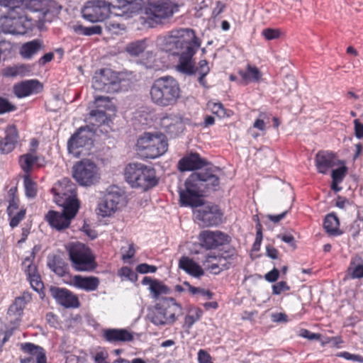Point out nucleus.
Instances as JSON below:
<instances>
[{
	"label": "nucleus",
	"instance_id": "f257e3e1",
	"mask_svg": "<svg viewBox=\"0 0 363 363\" xmlns=\"http://www.w3.org/2000/svg\"><path fill=\"white\" fill-rule=\"evenodd\" d=\"M178 81L167 75L155 79L149 89V99L156 106L166 108L175 106L181 98Z\"/></svg>",
	"mask_w": 363,
	"mask_h": 363
},
{
	"label": "nucleus",
	"instance_id": "f03ea898",
	"mask_svg": "<svg viewBox=\"0 0 363 363\" xmlns=\"http://www.w3.org/2000/svg\"><path fill=\"white\" fill-rule=\"evenodd\" d=\"M124 177L131 187L139 188L145 191L158 184L155 169L152 167L138 162L130 163L125 167Z\"/></svg>",
	"mask_w": 363,
	"mask_h": 363
},
{
	"label": "nucleus",
	"instance_id": "7ed1b4c3",
	"mask_svg": "<svg viewBox=\"0 0 363 363\" xmlns=\"http://www.w3.org/2000/svg\"><path fill=\"white\" fill-rule=\"evenodd\" d=\"M200 38L197 37L194 30L191 28H179L172 30L167 35L157 38L160 48L173 55H177L188 45H192Z\"/></svg>",
	"mask_w": 363,
	"mask_h": 363
},
{
	"label": "nucleus",
	"instance_id": "20e7f679",
	"mask_svg": "<svg viewBox=\"0 0 363 363\" xmlns=\"http://www.w3.org/2000/svg\"><path fill=\"white\" fill-rule=\"evenodd\" d=\"M32 26L23 7L10 9L5 16L0 18V28L5 33L24 35L31 30Z\"/></svg>",
	"mask_w": 363,
	"mask_h": 363
},
{
	"label": "nucleus",
	"instance_id": "39448f33",
	"mask_svg": "<svg viewBox=\"0 0 363 363\" xmlns=\"http://www.w3.org/2000/svg\"><path fill=\"white\" fill-rule=\"evenodd\" d=\"M136 150L147 159H155L167 151L168 143L162 134L144 133L137 140Z\"/></svg>",
	"mask_w": 363,
	"mask_h": 363
},
{
	"label": "nucleus",
	"instance_id": "423d86ee",
	"mask_svg": "<svg viewBox=\"0 0 363 363\" xmlns=\"http://www.w3.org/2000/svg\"><path fill=\"white\" fill-rule=\"evenodd\" d=\"M71 266L76 272H93L97 267L91 249L79 242L71 243L67 249Z\"/></svg>",
	"mask_w": 363,
	"mask_h": 363
},
{
	"label": "nucleus",
	"instance_id": "0eeeda50",
	"mask_svg": "<svg viewBox=\"0 0 363 363\" xmlns=\"http://www.w3.org/2000/svg\"><path fill=\"white\" fill-rule=\"evenodd\" d=\"M182 315V307L173 298H164L155 305L151 321L156 325L174 323Z\"/></svg>",
	"mask_w": 363,
	"mask_h": 363
},
{
	"label": "nucleus",
	"instance_id": "6e6552de",
	"mask_svg": "<svg viewBox=\"0 0 363 363\" xmlns=\"http://www.w3.org/2000/svg\"><path fill=\"white\" fill-rule=\"evenodd\" d=\"M74 179L84 186H90L100 180V172L98 166L89 160H82L77 162L72 170Z\"/></svg>",
	"mask_w": 363,
	"mask_h": 363
},
{
	"label": "nucleus",
	"instance_id": "1a4fd4ad",
	"mask_svg": "<svg viewBox=\"0 0 363 363\" xmlns=\"http://www.w3.org/2000/svg\"><path fill=\"white\" fill-rule=\"evenodd\" d=\"M121 79L119 74L108 68H104L96 73L93 78L92 87L96 91L115 93L121 89Z\"/></svg>",
	"mask_w": 363,
	"mask_h": 363
},
{
	"label": "nucleus",
	"instance_id": "9d476101",
	"mask_svg": "<svg viewBox=\"0 0 363 363\" xmlns=\"http://www.w3.org/2000/svg\"><path fill=\"white\" fill-rule=\"evenodd\" d=\"M146 13L147 22L151 26L153 23H161L162 20L171 17L174 8L170 0H148Z\"/></svg>",
	"mask_w": 363,
	"mask_h": 363
},
{
	"label": "nucleus",
	"instance_id": "9b49d317",
	"mask_svg": "<svg viewBox=\"0 0 363 363\" xmlns=\"http://www.w3.org/2000/svg\"><path fill=\"white\" fill-rule=\"evenodd\" d=\"M112 7L114 6L104 0H91L84 5L82 14L90 22H100L108 17Z\"/></svg>",
	"mask_w": 363,
	"mask_h": 363
},
{
	"label": "nucleus",
	"instance_id": "f8f14e48",
	"mask_svg": "<svg viewBox=\"0 0 363 363\" xmlns=\"http://www.w3.org/2000/svg\"><path fill=\"white\" fill-rule=\"evenodd\" d=\"M95 129L90 125L80 127L69 139L67 149L75 157H80L83 148L92 143Z\"/></svg>",
	"mask_w": 363,
	"mask_h": 363
},
{
	"label": "nucleus",
	"instance_id": "ddd939ff",
	"mask_svg": "<svg viewBox=\"0 0 363 363\" xmlns=\"http://www.w3.org/2000/svg\"><path fill=\"white\" fill-rule=\"evenodd\" d=\"M123 199V194L118 187L111 188L98 203V214L102 217L112 216L118 210V206Z\"/></svg>",
	"mask_w": 363,
	"mask_h": 363
},
{
	"label": "nucleus",
	"instance_id": "4468645a",
	"mask_svg": "<svg viewBox=\"0 0 363 363\" xmlns=\"http://www.w3.org/2000/svg\"><path fill=\"white\" fill-rule=\"evenodd\" d=\"M201 39L196 42H192V45H188L185 50L177 55L179 56V60L176 65L177 71L188 76L193 75L196 73V69L193 57L201 47Z\"/></svg>",
	"mask_w": 363,
	"mask_h": 363
},
{
	"label": "nucleus",
	"instance_id": "2eb2a0df",
	"mask_svg": "<svg viewBox=\"0 0 363 363\" xmlns=\"http://www.w3.org/2000/svg\"><path fill=\"white\" fill-rule=\"evenodd\" d=\"M201 247L207 250L217 249L221 246L229 244L230 237L220 230H205L200 232L198 237Z\"/></svg>",
	"mask_w": 363,
	"mask_h": 363
},
{
	"label": "nucleus",
	"instance_id": "dca6fc26",
	"mask_svg": "<svg viewBox=\"0 0 363 363\" xmlns=\"http://www.w3.org/2000/svg\"><path fill=\"white\" fill-rule=\"evenodd\" d=\"M135 335L127 328H106L101 331L102 340L115 345L133 342Z\"/></svg>",
	"mask_w": 363,
	"mask_h": 363
},
{
	"label": "nucleus",
	"instance_id": "f3484780",
	"mask_svg": "<svg viewBox=\"0 0 363 363\" xmlns=\"http://www.w3.org/2000/svg\"><path fill=\"white\" fill-rule=\"evenodd\" d=\"M223 213L217 205H207L196 213V219L205 227L218 225L222 222Z\"/></svg>",
	"mask_w": 363,
	"mask_h": 363
},
{
	"label": "nucleus",
	"instance_id": "a211bd4d",
	"mask_svg": "<svg viewBox=\"0 0 363 363\" xmlns=\"http://www.w3.org/2000/svg\"><path fill=\"white\" fill-rule=\"evenodd\" d=\"M54 201L57 204H62L69 198L77 196L75 185L67 178H63L55 183L51 189Z\"/></svg>",
	"mask_w": 363,
	"mask_h": 363
},
{
	"label": "nucleus",
	"instance_id": "6ab92c4d",
	"mask_svg": "<svg viewBox=\"0 0 363 363\" xmlns=\"http://www.w3.org/2000/svg\"><path fill=\"white\" fill-rule=\"evenodd\" d=\"M50 293L57 303L65 308H77L80 306L78 296L67 289L52 287Z\"/></svg>",
	"mask_w": 363,
	"mask_h": 363
},
{
	"label": "nucleus",
	"instance_id": "aec40b11",
	"mask_svg": "<svg viewBox=\"0 0 363 363\" xmlns=\"http://www.w3.org/2000/svg\"><path fill=\"white\" fill-rule=\"evenodd\" d=\"M21 350L31 357H21L20 363H47L46 352L43 347L32 342H23L20 345Z\"/></svg>",
	"mask_w": 363,
	"mask_h": 363
},
{
	"label": "nucleus",
	"instance_id": "412c9836",
	"mask_svg": "<svg viewBox=\"0 0 363 363\" xmlns=\"http://www.w3.org/2000/svg\"><path fill=\"white\" fill-rule=\"evenodd\" d=\"M160 125L169 138H175L184 130L182 117L177 114H167L160 121Z\"/></svg>",
	"mask_w": 363,
	"mask_h": 363
},
{
	"label": "nucleus",
	"instance_id": "4be33fe9",
	"mask_svg": "<svg viewBox=\"0 0 363 363\" xmlns=\"http://www.w3.org/2000/svg\"><path fill=\"white\" fill-rule=\"evenodd\" d=\"M35 253L31 252L29 257H27L22 262V267L27 274L28 279L31 287L36 291H40L43 289V283L41 281L40 276L38 272L37 266L33 263Z\"/></svg>",
	"mask_w": 363,
	"mask_h": 363
},
{
	"label": "nucleus",
	"instance_id": "5701e85b",
	"mask_svg": "<svg viewBox=\"0 0 363 363\" xmlns=\"http://www.w3.org/2000/svg\"><path fill=\"white\" fill-rule=\"evenodd\" d=\"M337 156L332 151H318L315 157V166L318 173L327 174L337 164Z\"/></svg>",
	"mask_w": 363,
	"mask_h": 363
},
{
	"label": "nucleus",
	"instance_id": "b1692460",
	"mask_svg": "<svg viewBox=\"0 0 363 363\" xmlns=\"http://www.w3.org/2000/svg\"><path fill=\"white\" fill-rule=\"evenodd\" d=\"M43 84L37 79H28L16 83L13 86V92L18 99L39 94L43 91Z\"/></svg>",
	"mask_w": 363,
	"mask_h": 363
},
{
	"label": "nucleus",
	"instance_id": "393cba45",
	"mask_svg": "<svg viewBox=\"0 0 363 363\" xmlns=\"http://www.w3.org/2000/svg\"><path fill=\"white\" fill-rule=\"evenodd\" d=\"M69 285L86 292H92L98 289L100 279L94 276L76 274L71 277Z\"/></svg>",
	"mask_w": 363,
	"mask_h": 363
},
{
	"label": "nucleus",
	"instance_id": "a878e982",
	"mask_svg": "<svg viewBox=\"0 0 363 363\" xmlns=\"http://www.w3.org/2000/svg\"><path fill=\"white\" fill-rule=\"evenodd\" d=\"M207 165V162L197 152H191L178 162V169L181 172L200 169Z\"/></svg>",
	"mask_w": 363,
	"mask_h": 363
},
{
	"label": "nucleus",
	"instance_id": "bb28decb",
	"mask_svg": "<svg viewBox=\"0 0 363 363\" xmlns=\"http://www.w3.org/2000/svg\"><path fill=\"white\" fill-rule=\"evenodd\" d=\"M18 133L14 125H8L5 129V136L0 140V154H9L16 147Z\"/></svg>",
	"mask_w": 363,
	"mask_h": 363
},
{
	"label": "nucleus",
	"instance_id": "cd10ccee",
	"mask_svg": "<svg viewBox=\"0 0 363 363\" xmlns=\"http://www.w3.org/2000/svg\"><path fill=\"white\" fill-rule=\"evenodd\" d=\"M209 258H213L220 265H223L224 269H229L237 259L238 252L235 247L228 246L225 248L221 249L218 254L215 252L209 253L208 259Z\"/></svg>",
	"mask_w": 363,
	"mask_h": 363
},
{
	"label": "nucleus",
	"instance_id": "c85d7f7f",
	"mask_svg": "<svg viewBox=\"0 0 363 363\" xmlns=\"http://www.w3.org/2000/svg\"><path fill=\"white\" fill-rule=\"evenodd\" d=\"M45 220L48 224L58 231L69 227L71 220L62 212L50 210L45 216Z\"/></svg>",
	"mask_w": 363,
	"mask_h": 363
},
{
	"label": "nucleus",
	"instance_id": "c756f323",
	"mask_svg": "<svg viewBox=\"0 0 363 363\" xmlns=\"http://www.w3.org/2000/svg\"><path fill=\"white\" fill-rule=\"evenodd\" d=\"M18 163L25 175H30L35 165L38 167L44 165L40 163V157L35 152H28L21 155L18 158Z\"/></svg>",
	"mask_w": 363,
	"mask_h": 363
},
{
	"label": "nucleus",
	"instance_id": "7c9ffc66",
	"mask_svg": "<svg viewBox=\"0 0 363 363\" xmlns=\"http://www.w3.org/2000/svg\"><path fill=\"white\" fill-rule=\"evenodd\" d=\"M179 268L194 277L198 278L204 274L202 267L193 259L187 256L181 257L179 260Z\"/></svg>",
	"mask_w": 363,
	"mask_h": 363
},
{
	"label": "nucleus",
	"instance_id": "2f4dec72",
	"mask_svg": "<svg viewBox=\"0 0 363 363\" xmlns=\"http://www.w3.org/2000/svg\"><path fill=\"white\" fill-rule=\"evenodd\" d=\"M201 179V183L205 191L212 189L216 191L220 185L219 177L214 174L213 169H207L204 172L196 173Z\"/></svg>",
	"mask_w": 363,
	"mask_h": 363
},
{
	"label": "nucleus",
	"instance_id": "473e14b6",
	"mask_svg": "<svg viewBox=\"0 0 363 363\" xmlns=\"http://www.w3.org/2000/svg\"><path fill=\"white\" fill-rule=\"evenodd\" d=\"M179 202L182 206L198 207L203 205L202 196L188 189H180Z\"/></svg>",
	"mask_w": 363,
	"mask_h": 363
},
{
	"label": "nucleus",
	"instance_id": "72a5a7b5",
	"mask_svg": "<svg viewBox=\"0 0 363 363\" xmlns=\"http://www.w3.org/2000/svg\"><path fill=\"white\" fill-rule=\"evenodd\" d=\"M31 67L25 64L7 66L1 70V74L4 77L13 78L16 77H25L30 74Z\"/></svg>",
	"mask_w": 363,
	"mask_h": 363
},
{
	"label": "nucleus",
	"instance_id": "f704fd0d",
	"mask_svg": "<svg viewBox=\"0 0 363 363\" xmlns=\"http://www.w3.org/2000/svg\"><path fill=\"white\" fill-rule=\"evenodd\" d=\"M32 299L31 294L28 291H24L21 296H18L15 298L13 303L10 306L9 308V313L13 315H20L26 304L29 303Z\"/></svg>",
	"mask_w": 363,
	"mask_h": 363
},
{
	"label": "nucleus",
	"instance_id": "c9c22d12",
	"mask_svg": "<svg viewBox=\"0 0 363 363\" xmlns=\"http://www.w3.org/2000/svg\"><path fill=\"white\" fill-rule=\"evenodd\" d=\"M43 44L39 40H33L25 43L20 48L19 53L23 59H31L42 48Z\"/></svg>",
	"mask_w": 363,
	"mask_h": 363
},
{
	"label": "nucleus",
	"instance_id": "e433bc0d",
	"mask_svg": "<svg viewBox=\"0 0 363 363\" xmlns=\"http://www.w3.org/2000/svg\"><path fill=\"white\" fill-rule=\"evenodd\" d=\"M6 213L9 220V225L13 228L17 227L25 218L26 208L24 206H20L18 207L6 208Z\"/></svg>",
	"mask_w": 363,
	"mask_h": 363
},
{
	"label": "nucleus",
	"instance_id": "4c0bfd02",
	"mask_svg": "<svg viewBox=\"0 0 363 363\" xmlns=\"http://www.w3.org/2000/svg\"><path fill=\"white\" fill-rule=\"evenodd\" d=\"M238 74L242 78L245 84H248L250 82H258L262 78V73L260 70L255 66L247 65L246 70H239Z\"/></svg>",
	"mask_w": 363,
	"mask_h": 363
},
{
	"label": "nucleus",
	"instance_id": "58836bf2",
	"mask_svg": "<svg viewBox=\"0 0 363 363\" xmlns=\"http://www.w3.org/2000/svg\"><path fill=\"white\" fill-rule=\"evenodd\" d=\"M62 203L57 205L63 207L62 213L72 221L79 211L80 202L76 196Z\"/></svg>",
	"mask_w": 363,
	"mask_h": 363
},
{
	"label": "nucleus",
	"instance_id": "ea45409f",
	"mask_svg": "<svg viewBox=\"0 0 363 363\" xmlns=\"http://www.w3.org/2000/svg\"><path fill=\"white\" fill-rule=\"evenodd\" d=\"M340 222L337 216L332 213L328 214L324 220L323 227L325 231L330 235H338L341 234L339 230Z\"/></svg>",
	"mask_w": 363,
	"mask_h": 363
},
{
	"label": "nucleus",
	"instance_id": "a19ab883",
	"mask_svg": "<svg viewBox=\"0 0 363 363\" xmlns=\"http://www.w3.org/2000/svg\"><path fill=\"white\" fill-rule=\"evenodd\" d=\"M184 189H188L192 192H196V194H200L203 196L204 192L203 187L201 183V179L196 173L191 174L184 183Z\"/></svg>",
	"mask_w": 363,
	"mask_h": 363
},
{
	"label": "nucleus",
	"instance_id": "79ce46f5",
	"mask_svg": "<svg viewBox=\"0 0 363 363\" xmlns=\"http://www.w3.org/2000/svg\"><path fill=\"white\" fill-rule=\"evenodd\" d=\"M72 28L76 34L81 35L91 36L102 34V27L99 25L86 27L82 24L77 23L73 25Z\"/></svg>",
	"mask_w": 363,
	"mask_h": 363
},
{
	"label": "nucleus",
	"instance_id": "37998d69",
	"mask_svg": "<svg viewBox=\"0 0 363 363\" xmlns=\"http://www.w3.org/2000/svg\"><path fill=\"white\" fill-rule=\"evenodd\" d=\"M146 48L147 40L143 39L129 43L125 50L131 56L138 57L144 52Z\"/></svg>",
	"mask_w": 363,
	"mask_h": 363
},
{
	"label": "nucleus",
	"instance_id": "c03bdc74",
	"mask_svg": "<svg viewBox=\"0 0 363 363\" xmlns=\"http://www.w3.org/2000/svg\"><path fill=\"white\" fill-rule=\"evenodd\" d=\"M152 297L155 299H159L162 295H166L169 293V289L162 281L157 280L150 287H149Z\"/></svg>",
	"mask_w": 363,
	"mask_h": 363
},
{
	"label": "nucleus",
	"instance_id": "a18cd8bd",
	"mask_svg": "<svg viewBox=\"0 0 363 363\" xmlns=\"http://www.w3.org/2000/svg\"><path fill=\"white\" fill-rule=\"evenodd\" d=\"M23 183L25 187V194L28 198L33 199L37 196V184L32 180L30 175L23 176Z\"/></svg>",
	"mask_w": 363,
	"mask_h": 363
},
{
	"label": "nucleus",
	"instance_id": "49530a36",
	"mask_svg": "<svg viewBox=\"0 0 363 363\" xmlns=\"http://www.w3.org/2000/svg\"><path fill=\"white\" fill-rule=\"evenodd\" d=\"M206 106L208 109H209L214 115H216L220 118L230 116V114L227 113V109L225 108L223 104L220 102L209 101H208Z\"/></svg>",
	"mask_w": 363,
	"mask_h": 363
},
{
	"label": "nucleus",
	"instance_id": "de8ad7c7",
	"mask_svg": "<svg viewBox=\"0 0 363 363\" xmlns=\"http://www.w3.org/2000/svg\"><path fill=\"white\" fill-rule=\"evenodd\" d=\"M91 123V126L90 128H94L95 131L96 130V126H99L102 123H104L106 119V113L104 111L101 110H92L90 112V118H89Z\"/></svg>",
	"mask_w": 363,
	"mask_h": 363
},
{
	"label": "nucleus",
	"instance_id": "09e8293b",
	"mask_svg": "<svg viewBox=\"0 0 363 363\" xmlns=\"http://www.w3.org/2000/svg\"><path fill=\"white\" fill-rule=\"evenodd\" d=\"M6 200L8 203L7 208L18 207L21 206V201L18 194L17 186H12L8 190Z\"/></svg>",
	"mask_w": 363,
	"mask_h": 363
},
{
	"label": "nucleus",
	"instance_id": "8fccbe9b",
	"mask_svg": "<svg viewBox=\"0 0 363 363\" xmlns=\"http://www.w3.org/2000/svg\"><path fill=\"white\" fill-rule=\"evenodd\" d=\"M142 0H118V8L125 9V11L135 13L140 9Z\"/></svg>",
	"mask_w": 363,
	"mask_h": 363
},
{
	"label": "nucleus",
	"instance_id": "3c124183",
	"mask_svg": "<svg viewBox=\"0 0 363 363\" xmlns=\"http://www.w3.org/2000/svg\"><path fill=\"white\" fill-rule=\"evenodd\" d=\"M48 266L55 274L59 276H63L67 271V265L59 257L55 256L52 260L48 262Z\"/></svg>",
	"mask_w": 363,
	"mask_h": 363
},
{
	"label": "nucleus",
	"instance_id": "603ef678",
	"mask_svg": "<svg viewBox=\"0 0 363 363\" xmlns=\"http://www.w3.org/2000/svg\"><path fill=\"white\" fill-rule=\"evenodd\" d=\"M202 313V310L200 308L191 310L184 318V326L190 329L196 321L200 320Z\"/></svg>",
	"mask_w": 363,
	"mask_h": 363
},
{
	"label": "nucleus",
	"instance_id": "864d4df0",
	"mask_svg": "<svg viewBox=\"0 0 363 363\" xmlns=\"http://www.w3.org/2000/svg\"><path fill=\"white\" fill-rule=\"evenodd\" d=\"M208 258V254L206 255L205 259L203 261V265L206 267L207 270H209L211 273L215 274H218L223 270H225L226 269L223 268V265H220V263H212L213 260H215L213 258Z\"/></svg>",
	"mask_w": 363,
	"mask_h": 363
},
{
	"label": "nucleus",
	"instance_id": "5fc2aeb1",
	"mask_svg": "<svg viewBox=\"0 0 363 363\" xmlns=\"http://www.w3.org/2000/svg\"><path fill=\"white\" fill-rule=\"evenodd\" d=\"M347 172V167L345 165L333 169L331 173L332 179L334 183H341L345 177Z\"/></svg>",
	"mask_w": 363,
	"mask_h": 363
},
{
	"label": "nucleus",
	"instance_id": "6e6d98bb",
	"mask_svg": "<svg viewBox=\"0 0 363 363\" xmlns=\"http://www.w3.org/2000/svg\"><path fill=\"white\" fill-rule=\"evenodd\" d=\"M262 35L267 40L278 39L281 37V31L279 28H265L262 31Z\"/></svg>",
	"mask_w": 363,
	"mask_h": 363
},
{
	"label": "nucleus",
	"instance_id": "4d7b16f0",
	"mask_svg": "<svg viewBox=\"0 0 363 363\" xmlns=\"http://www.w3.org/2000/svg\"><path fill=\"white\" fill-rule=\"evenodd\" d=\"M16 107L7 99L0 96V115L16 111Z\"/></svg>",
	"mask_w": 363,
	"mask_h": 363
},
{
	"label": "nucleus",
	"instance_id": "13d9d810",
	"mask_svg": "<svg viewBox=\"0 0 363 363\" xmlns=\"http://www.w3.org/2000/svg\"><path fill=\"white\" fill-rule=\"evenodd\" d=\"M11 333L7 328L6 324L0 319V347L9 340Z\"/></svg>",
	"mask_w": 363,
	"mask_h": 363
},
{
	"label": "nucleus",
	"instance_id": "bf43d9fd",
	"mask_svg": "<svg viewBox=\"0 0 363 363\" xmlns=\"http://www.w3.org/2000/svg\"><path fill=\"white\" fill-rule=\"evenodd\" d=\"M272 289V294L280 295L282 293L289 291L291 287L288 285L286 281H281L275 284H273Z\"/></svg>",
	"mask_w": 363,
	"mask_h": 363
},
{
	"label": "nucleus",
	"instance_id": "052dcab7",
	"mask_svg": "<svg viewBox=\"0 0 363 363\" xmlns=\"http://www.w3.org/2000/svg\"><path fill=\"white\" fill-rule=\"evenodd\" d=\"M347 274L352 279L363 278V264H357L354 267H350L347 269Z\"/></svg>",
	"mask_w": 363,
	"mask_h": 363
},
{
	"label": "nucleus",
	"instance_id": "680f3d73",
	"mask_svg": "<svg viewBox=\"0 0 363 363\" xmlns=\"http://www.w3.org/2000/svg\"><path fill=\"white\" fill-rule=\"evenodd\" d=\"M337 356L342 357L347 360L363 363V357L359 354H354L348 352H340L337 354Z\"/></svg>",
	"mask_w": 363,
	"mask_h": 363
},
{
	"label": "nucleus",
	"instance_id": "e2e57ef3",
	"mask_svg": "<svg viewBox=\"0 0 363 363\" xmlns=\"http://www.w3.org/2000/svg\"><path fill=\"white\" fill-rule=\"evenodd\" d=\"M118 275L121 277H125L130 281H133L137 278L136 274L128 267H123L121 268L118 271Z\"/></svg>",
	"mask_w": 363,
	"mask_h": 363
},
{
	"label": "nucleus",
	"instance_id": "0e129e2a",
	"mask_svg": "<svg viewBox=\"0 0 363 363\" xmlns=\"http://www.w3.org/2000/svg\"><path fill=\"white\" fill-rule=\"evenodd\" d=\"M267 118V113L265 112H260L259 113V118H257L254 123L253 128L258 129L259 130L264 131L266 129L265 123L264 121V118Z\"/></svg>",
	"mask_w": 363,
	"mask_h": 363
},
{
	"label": "nucleus",
	"instance_id": "69168bd1",
	"mask_svg": "<svg viewBox=\"0 0 363 363\" xmlns=\"http://www.w3.org/2000/svg\"><path fill=\"white\" fill-rule=\"evenodd\" d=\"M136 270L140 274L155 273L157 271V267L154 265L143 263L137 266Z\"/></svg>",
	"mask_w": 363,
	"mask_h": 363
},
{
	"label": "nucleus",
	"instance_id": "338daca9",
	"mask_svg": "<svg viewBox=\"0 0 363 363\" xmlns=\"http://www.w3.org/2000/svg\"><path fill=\"white\" fill-rule=\"evenodd\" d=\"M94 102L97 107L107 108L111 102V98L104 96H96L94 97Z\"/></svg>",
	"mask_w": 363,
	"mask_h": 363
},
{
	"label": "nucleus",
	"instance_id": "774afa93",
	"mask_svg": "<svg viewBox=\"0 0 363 363\" xmlns=\"http://www.w3.org/2000/svg\"><path fill=\"white\" fill-rule=\"evenodd\" d=\"M199 363H213L210 354L204 350H200L198 352Z\"/></svg>",
	"mask_w": 363,
	"mask_h": 363
}]
</instances>
